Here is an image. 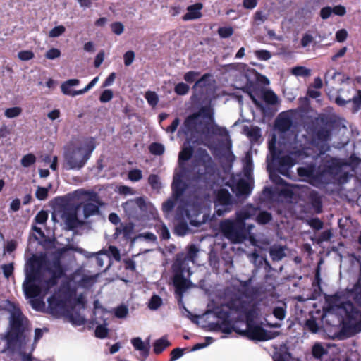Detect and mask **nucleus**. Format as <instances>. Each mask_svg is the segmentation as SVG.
<instances>
[{"label":"nucleus","instance_id":"obj_1","mask_svg":"<svg viewBox=\"0 0 361 361\" xmlns=\"http://www.w3.org/2000/svg\"><path fill=\"white\" fill-rule=\"evenodd\" d=\"M27 319L18 307H14L10 317L9 331L5 335L6 349L14 351L17 343L20 345L25 338L24 332L26 329Z\"/></svg>","mask_w":361,"mask_h":361},{"label":"nucleus","instance_id":"obj_2","mask_svg":"<svg viewBox=\"0 0 361 361\" xmlns=\"http://www.w3.org/2000/svg\"><path fill=\"white\" fill-rule=\"evenodd\" d=\"M95 145L92 142L84 146L73 147L65 149L63 153V169L69 170H80L85 166L91 157Z\"/></svg>","mask_w":361,"mask_h":361},{"label":"nucleus","instance_id":"obj_3","mask_svg":"<svg viewBox=\"0 0 361 361\" xmlns=\"http://www.w3.org/2000/svg\"><path fill=\"white\" fill-rule=\"evenodd\" d=\"M344 314L341 321V333L351 337L361 332V310L353 302L348 301L341 304Z\"/></svg>","mask_w":361,"mask_h":361},{"label":"nucleus","instance_id":"obj_4","mask_svg":"<svg viewBox=\"0 0 361 361\" xmlns=\"http://www.w3.org/2000/svg\"><path fill=\"white\" fill-rule=\"evenodd\" d=\"M189 262L190 261L185 258V253L180 252L176 254L175 261L172 264L173 283L176 288V293L178 295H182L190 287V281L185 277V274L188 277L192 274Z\"/></svg>","mask_w":361,"mask_h":361},{"label":"nucleus","instance_id":"obj_5","mask_svg":"<svg viewBox=\"0 0 361 361\" xmlns=\"http://www.w3.org/2000/svg\"><path fill=\"white\" fill-rule=\"evenodd\" d=\"M219 228L224 236L234 243H240L246 235L245 222L238 215L235 219L221 221Z\"/></svg>","mask_w":361,"mask_h":361},{"label":"nucleus","instance_id":"obj_6","mask_svg":"<svg viewBox=\"0 0 361 361\" xmlns=\"http://www.w3.org/2000/svg\"><path fill=\"white\" fill-rule=\"evenodd\" d=\"M46 271L51 274L50 278L44 281H42L41 285L43 289V295L47 294L50 289L58 283V280L64 275V269L59 257H54L51 260V266L47 267Z\"/></svg>","mask_w":361,"mask_h":361},{"label":"nucleus","instance_id":"obj_7","mask_svg":"<svg viewBox=\"0 0 361 361\" xmlns=\"http://www.w3.org/2000/svg\"><path fill=\"white\" fill-rule=\"evenodd\" d=\"M51 262L43 257L33 255L29 259L25 266V277L29 280L42 278V270H46L47 267H51Z\"/></svg>","mask_w":361,"mask_h":361},{"label":"nucleus","instance_id":"obj_8","mask_svg":"<svg viewBox=\"0 0 361 361\" xmlns=\"http://www.w3.org/2000/svg\"><path fill=\"white\" fill-rule=\"evenodd\" d=\"M215 214L218 216H224L231 210L233 197L227 189L221 188L215 192L214 198Z\"/></svg>","mask_w":361,"mask_h":361},{"label":"nucleus","instance_id":"obj_9","mask_svg":"<svg viewBox=\"0 0 361 361\" xmlns=\"http://www.w3.org/2000/svg\"><path fill=\"white\" fill-rule=\"evenodd\" d=\"M240 334L245 336L250 340L265 341L275 338L279 335V333L267 331L262 326L254 324H248L246 330L240 331Z\"/></svg>","mask_w":361,"mask_h":361},{"label":"nucleus","instance_id":"obj_10","mask_svg":"<svg viewBox=\"0 0 361 361\" xmlns=\"http://www.w3.org/2000/svg\"><path fill=\"white\" fill-rule=\"evenodd\" d=\"M269 149L273 161L277 162V172L284 176L289 177L290 168L296 164L295 159L290 155L279 156L274 147L269 146Z\"/></svg>","mask_w":361,"mask_h":361},{"label":"nucleus","instance_id":"obj_11","mask_svg":"<svg viewBox=\"0 0 361 361\" xmlns=\"http://www.w3.org/2000/svg\"><path fill=\"white\" fill-rule=\"evenodd\" d=\"M298 175L302 180L308 182L312 185H317L323 183L320 170H317L314 164H309L305 166L297 169Z\"/></svg>","mask_w":361,"mask_h":361},{"label":"nucleus","instance_id":"obj_12","mask_svg":"<svg viewBox=\"0 0 361 361\" xmlns=\"http://www.w3.org/2000/svg\"><path fill=\"white\" fill-rule=\"evenodd\" d=\"M188 172V170L182 169H178V171L174 173L171 189L175 199L180 198L188 188L186 183L183 180Z\"/></svg>","mask_w":361,"mask_h":361},{"label":"nucleus","instance_id":"obj_13","mask_svg":"<svg viewBox=\"0 0 361 361\" xmlns=\"http://www.w3.org/2000/svg\"><path fill=\"white\" fill-rule=\"evenodd\" d=\"M42 279L36 278L33 280H29L28 277H25V280L23 284V291L26 298H35L43 294V289L41 285Z\"/></svg>","mask_w":361,"mask_h":361},{"label":"nucleus","instance_id":"obj_14","mask_svg":"<svg viewBox=\"0 0 361 361\" xmlns=\"http://www.w3.org/2000/svg\"><path fill=\"white\" fill-rule=\"evenodd\" d=\"M90 200L95 203L88 201L83 202L82 211L85 219H88L92 216L99 214V207L103 204L96 192H92Z\"/></svg>","mask_w":361,"mask_h":361},{"label":"nucleus","instance_id":"obj_15","mask_svg":"<svg viewBox=\"0 0 361 361\" xmlns=\"http://www.w3.org/2000/svg\"><path fill=\"white\" fill-rule=\"evenodd\" d=\"M342 166V163L336 158H331L329 160H326L323 164L322 169L320 170L322 180L326 174L338 175L341 171Z\"/></svg>","mask_w":361,"mask_h":361},{"label":"nucleus","instance_id":"obj_16","mask_svg":"<svg viewBox=\"0 0 361 361\" xmlns=\"http://www.w3.org/2000/svg\"><path fill=\"white\" fill-rule=\"evenodd\" d=\"M47 302L49 312L56 317L61 316L63 310L65 308V302L55 295L50 296Z\"/></svg>","mask_w":361,"mask_h":361},{"label":"nucleus","instance_id":"obj_17","mask_svg":"<svg viewBox=\"0 0 361 361\" xmlns=\"http://www.w3.org/2000/svg\"><path fill=\"white\" fill-rule=\"evenodd\" d=\"M62 219L64 221L67 230L73 231L79 226L83 225L84 222L79 220L77 213L74 210L64 211L62 214Z\"/></svg>","mask_w":361,"mask_h":361},{"label":"nucleus","instance_id":"obj_18","mask_svg":"<svg viewBox=\"0 0 361 361\" xmlns=\"http://www.w3.org/2000/svg\"><path fill=\"white\" fill-rule=\"evenodd\" d=\"M199 117L200 114L193 113L185 119L183 125V131L186 135L189 133L192 134L196 131L197 127L199 124Z\"/></svg>","mask_w":361,"mask_h":361},{"label":"nucleus","instance_id":"obj_19","mask_svg":"<svg viewBox=\"0 0 361 361\" xmlns=\"http://www.w3.org/2000/svg\"><path fill=\"white\" fill-rule=\"evenodd\" d=\"M202 8L203 4L200 2L188 6V12L182 17L183 20L188 21L200 18L202 16L200 11Z\"/></svg>","mask_w":361,"mask_h":361},{"label":"nucleus","instance_id":"obj_20","mask_svg":"<svg viewBox=\"0 0 361 361\" xmlns=\"http://www.w3.org/2000/svg\"><path fill=\"white\" fill-rule=\"evenodd\" d=\"M135 225L133 222H128L126 224L121 223L118 227L116 228L115 235H123L125 240H131V242L135 241V238H133V234L134 233Z\"/></svg>","mask_w":361,"mask_h":361},{"label":"nucleus","instance_id":"obj_21","mask_svg":"<svg viewBox=\"0 0 361 361\" xmlns=\"http://www.w3.org/2000/svg\"><path fill=\"white\" fill-rule=\"evenodd\" d=\"M307 200L315 213L322 212V199L317 191L311 190L307 195Z\"/></svg>","mask_w":361,"mask_h":361},{"label":"nucleus","instance_id":"obj_22","mask_svg":"<svg viewBox=\"0 0 361 361\" xmlns=\"http://www.w3.org/2000/svg\"><path fill=\"white\" fill-rule=\"evenodd\" d=\"M260 207L252 204H247L242 210L237 213V215L244 221L248 219L256 217L258 214Z\"/></svg>","mask_w":361,"mask_h":361},{"label":"nucleus","instance_id":"obj_23","mask_svg":"<svg viewBox=\"0 0 361 361\" xmlns=\"http://www.w3.org/2000/svg\"><path fill=\"white\" fill-rule=\"evenodd\" d=\"M193 148L191 146L186 147L182 149L178 154V165L179 169H184L188 170L185 166V161H187L191 159L193 154Z\"/></svg>","mask_w":361,"mask_h":361},{"label":"nucleus","instance_id":"obj_24","mask_svg":"<svg viewBox=\"0 0 361 361\" xmlns=\"http://www.w3.org/2000/svg\"><path fill=\"white\" fill-rule=\"evenodd\" d=\"M245 302L240 298H232L228 300L226 304V307L230 310L235 311L237 312H245Z\"/></svg>","mask_w":361,"mask_h":361},{"label":"nucleus","instance_id":"obj_25","mask_svg":"<svg viewBox=\"0 0 361 361\" xmlns=\"http://www.w3.org/2000/svg\"><path fill=\"white\" fill-rule=\"evenodd\" d=\"M131 343L134 348L139 350L144 357L149 355V344L145 343L140 337L133 338L131 340Z\"/></svg>","mask_w":361,"mask_h":361},{"label":"nucleus","instance_id":"obj_26","mask_svg":"<svg viewBox=\"0 0 361 361\" xmlns=\"http://www.w3.org/2000/svg\"><path fill=\"white\" fill-rule=\"evenodd\" d=\"M285 246L274 245L269 248V255L274 262L281 260L285 256Z\"/></svg>","mask_w":361,"mask_h":361},{"label":"nucleus","instance_id":"obj_27","mask_svg":"<svg viewBox=\"0 0 361 361\" xmlns=\"http://www.w3.org/2000/svg\"><path fill=\"white\" fill-rule=\"evenodd\" d=\"M293 121L289 116L279 117L276 120V126L279 131L286 133L292 127Z\"/></svg>","mask_w":361,"mask_h":361},{"label":"nucleus","instance_id":"obj_28","mask_svg":"<svg viewBox=\"0 0 361 361\" xmlns=\"http://www.w3.org/2000/svg\"><path fill=\"white\" fill-rule=\"evenodd\" d=\"M252 189L250 184L243 179L240 180L235 186V192L238 196H248L251 193Z\"/></svg>","mask_w":361,"mask_h":361},{"label":"nucleus","instance_id":"obj_29","mask_svg":"<svg viewBox=\"0 0 361 361\" xmlns=\"http://www.w3.org/2000/svg\"><path fill=\"white\" fill-rule=\"evenodd\" d=\"M171 343L167 340L166 336H163L156 340L153 344V351L156 355L161 354L166 348L171 346Z\"/></svg>","mask_w":361,"mask_h":361},{"label":"nucleus","instance_id":"obj_30","mask_svg":"<svg viewBox=\"0 0 361 361\" xmlns=\"http://www.w3.org/2000/svg\"><path fill=\"white\" fill-rule=\"evenodd\" d=\"M80 84V80L78 79H69L65 82H63L61 85V90L63 94L65 95H71L73 97L76 96L77 94H73L74 91H71L70 90L71 87L76 86Z\"/></svg>","mask_w":361,"mask_h":361},{"label":"nucleus","instance_id":"obj_31","mask_svg":"<svg viewBox=\"0 0 361 361\" xmlns=\"http://www.w3.org/2000/svg\"><path fill=\"white\" fill-rule=\"evenodd\" d=\"M207 132L214 135H217L222 137H228L229 133L225 127L219 126L216 123H213L207 128Z\"/></svg>","mask_w":361,"mask_h":361},{"label":"nucleus","instance_id":"obj_32","mask_svg":"<svg viewBox=\"0 0 361 361\" xmlns=\"http://www.w3.org/2000/svg\"><path fill=\"white\" fill-rule=\"evenodd\" d=\"M330 137L331 130L324 127H322L318 129L314 134V139L317 140L322 143H324L329 141Z\"/></svg>","mask_w":361,"mask_h":361},{"label":"nucleus","instance_id":"obj_33","mask_svg":"<svg viewBox=\"0 0 361 361\" xmlns=\"http://www.w3.org/2000/svg\"><path fill=\"white\" fill-rule=\"evenodd\" d=\"M273 219L272 214L267 211L259 210L258 214L255 218V221L259 225H265L269 224Z\"/></svg>","mask_w":361,"mask_h":361},{"label":"nucleus","instance_id":"obj_34","mask_svg":"<svg viewBox=\"0 0 361 361\" xmlns=\"http://www.w3.org/2000/svg\"><path fill=\"white\" fill-rule=\"evenodd\" d=\"M155 228L161 240H167L170 238V232L165 224L161 222L155 226Z\"/></svg>","mask_w":361,"mask_h":361},{"label":"nucleus","instance_id":"obj_35","mask_svg":"<svg viewBox=\"0 0 361 361\" xmlns=\"http://www.w3.org/2000/svg\"><path fill=\"white\" fill-rule=\"evenodd\" d=\"M224 304L217 306L214 309L215 316L221 321L228 320L231 316L230 312L224 309Z\"/></svg>","mask_w":361,"mask_h":361},{"label":"nucleus","instance_id":"obj_36","mask_svg":"<svg viewBox=\"0 0 361 361\" xmlns=\"http://www.w3.org/2000/svg\"><path fill=\"white\" fill-rule=\"evenodd\" d=\"M326 353L327 350L325 349L321 343H317L313 345L312 354L314 358L321 359Z\"/></svg>","mask_w":361,"mask_h":361},{"label":"nucleus","instance_id":"obj_37","mask_svg":"<svg viewBox=\"0 0 361 361\" xmlns=\"http://www.w3.org/2000/svg\"><path fill=\"white\" fill-rule=\"evenodd\" d=\"M243 312L245 313V315L246 326H248V324H254V320L257 316V311L255 307L253 306L249 310H247L245 307V312Z\"/></svg>","mask_w":361,"mask_h":361},{"label":"nucleus","instance_id":"obj_38","mask_svg":"<svg viewBox=\"0 0 361 361\" xmlns=\"http://www.w3.org/2000/svg\"><path fill=\"white\" fill-rule=\"evenodd\" d=\"M263 100L268 104L274 105L278 102L276 94L271 90H266L262 94Z\"/></svg>","mask_w":361,"mask_h":361},{"label":"nucleus","instance_id":"obj_39","mask_svg":"<svg viewBox=\"0 0 361 361\" xmlns=\"http://www.w3.org/2000/svg\"><path fill=\"white\" fill-rule=\"evenodd\" d=\"M267 170L269 172V177L271 181L277 185H284L286 181L279 175L277 171H271L270 164L267 166Z\"/></svg>","mask_w":361,"mask_h":361},{"label":"nucleus","instance_id":"obj_40","mask_svg":"<svg viewBox=\"0 0 361 361\" xmlns=\"http://www.w3.org/2000/svg\"><path fill=\"white\" fill-rule=\"evenodd\" d=\"M199 252L198 248L194 244H191L187 247V253H185V257L187 259L194 262Z\"/></svg>","mask_w":361,"mask_h":361},{"label":"nucleus","instance_id":"obj_41","mask_svg":"<svg viewBox=\"0 0 361 361\" xmlns=\"http://www.w3.org/2000/svg\"><path fill=\"white\" fill-rule=\"evenodd\" d=\"M252 142H257L261 137V130L258 126H252L247 133Z\"/></svg>","mask_w":361,"mask_h":361},{"label":"nucleus","instance_id":"obj_42","mask_svg":"<svg viewBox=\"0 0 361 361\" xmlns=\"http://www.w3.org/2000/svg\"><path fill=\"white\" fill-rule=\"evenodd\" d=\"M221 332L226 334H230L233 331H235V332H238L239 334L240 332V331L237 330L234 328L230 319L221 321Z\"/></svg>","mask_w":361,"mask_h":361},{"label":"nucleus","instance_id":"obj_43","mask_svg":"<svg viewBox=\"0 0 361 361\" xmlns=\"http://www.w3.org/2000/svg\"><path fill=\"white\" fill-rule=\"evenodd\" d=\"M189 231L188 225L185 221L177 224L174 228V233L179 236H184Z\"/></svg>","mask_w":361,"mask_h":361},{"label":"nucleus","instance_id":"obj_44","mask_svg":"<svg viewBox=\"0 0 361 361\" xmlns=\"http://www.w3.org/2000/svg\"><path fill=\"white\" fill-rule=\"evenodd\" d=\"M51 187V184H49L47 188L38 186L35 192L36 198L39 200H46L48 197L49 190Z\"/></svg>","mask_w":361,"mask_h":361},{"label":"nucleus","instance_id":"obj_45","mask_svg":"<svg viewBox=\"0 0 361 361\" xmlns=\"http://www.w3.org/2000/svg\"><path fill=\"white\" fill-rule=\"evenodd\" d=\"M349 292L353 296V298L355 300H358L361 298V279L360 278L358 281L354 284L353 288L349 290Z\"/></svg>","mask_w":361,"mask_h":361},{"label":"nucleus","instance_id":"obj_46","mask_svg":"<svg viewBox=\"0 0 361 361\" xmlns=\"http://www.w3.org/2000/svg\"><path fill=\"white\" fill-rule=\"evenodd\" d=\"M353 103V111L357 112L361 109V90H357V94L349 99Z\"/></svg>","mask_w":361,"mask_h":361},{"label":"nucleus","instance_id":"obj_47","mask_svg":"<svg viewBox=\"0 0 361 361\" xmlns=\"http://www.w3.org/2000/svg\"><path fill=\"white\" fill-rule=\"evenodd\" d=\"M149 149L152 154L159 156L164 154V146L159 142H153L149 145Z\"/></svg>","mask_w":361,"mask_h":361},{"label":"nucleus","instance_id":"obj_48","mask_svg":"<svg viewBox=\"0 0 361 361\" xmlns=\"http://www.w3.org/2000/svg\"><path fill=\"white\" fill-rule=\"evenodd\" d=\"M145 97L148 104L152 107L157 106L159 102V97L155 92L147 91L145 93Z\"/></svg>","mask_w":361,"mask_h":361},{"label":"nucleus","instance_id":"obj_49","mask_svg":"<svg viewBox=\"0 0 361 361\" xmlns=\"http://www.w3.org/2000/svg\"><path fill=\"white\" fill-rule=\"evenodd\" d=\"M94 334L97 338L103 339L108 336L109 329L105 324H99L96 327Z\"/></svg>","mask_w":361,"mask_h":361},{"label":"nucleus","instance_id":"obj_50","mask_svg":"<svg viewBox=\"0 0 361 361\" xmlns=\"http://www.w3.org/2000/svg\"><path fill=\"white\" fill-rule=\"evenodd\" d=\"M36 161V157L32 154H27L23 157L21 159L20 163L21 165L24 167H30L31 165L35 164Z\"/></svg>","mask_w":361,"mask_h":361},{"label":"nucleus","instance_id":"obj_51","mask_svg":"<svg viewBox=\"0 0 361 361\" xmlns=\"http://www.w3.org/2000/svg\"><path fill=\"white\" fill-rule=\"evenodd\" d=\"M292 73L296 76L307 77L310 75V70L305 66H296L292 68Z\"/></svg>","mask_w":361,"mask_h":361},{"label":"nucleus","instance_id":"obj_52","mask_svg":"<svg viewBox=\"0 0 361 361\" xmlns=\"http://www.w3.org/2000/svg\"><path fill=\"white\" fill-rule=\"evenodd\" d=\"M341 295L338 293H335L331 295H328L326 298V302L329 305L330 307L338 306V304L341 302Z\"/></svg>","mask_w":361,"mask_h":361},{"label":"nucleus","instance_id":"obj_53","mask_svg":"<svg viewBox=\"0 0 361 361\" xmlns=\"http://www.w3.org/2000/svg\"><path fill=\"white\" fill-rule=\"evenodd\" d=\"M189 90V85L184 82H179L177 85H176L174 87V92L178 95H185L186 94L188 93Z\"/></svg>","mask_w":361,"mask_h":361},{"label":"nucleus","instance_id":"obj_54","mask_svg":"<svg viewBox=\"0 0 361 361\" xmlns=\"http://www.w3.org/2000/svg\"><path fill=\"white\" fill-rule=\"evenodd\" d=\"M22 113V109L18 106L8 108L5 110L4 115L9 118L18 116Z\"/></svg>","mask_w":361,"mask_h":361},{"label":"nucleus","instance_id":"obj_55","mask_svg":"<svg viewBox=\"0 0 361 361\" xmlns=\"http://www.w3.org/2000/svg\"><path fill=\"white\" fill-rule=\"evenodd\" d=\"M161 298L157 295H154L149 300V307L151 310H157L161 305Z\"/></svg>","mask_w":361,"mask_h":361},{"label":"nucleus","instance_id":"obj_56","mask_svg":"<svg viewBox=\"0 0 361 361\" xmlns=\"http://www.w3.org/2000/svg\"><path fill=\"white\" fill-rule=\"evenodd\" d=\"M176 205V201L173 199H168L162 204V211L164 213L169 214L172 212Z\"/></svg>","mask_w":361,"mask_h":361},{"label":"nucleus","instance_id":"obj_57","mask_svg":"<svg viewBox=\"0 0 361 361\" xmlns=\"http://www.w3.org/2000/svg\"><path fill=\"white\" fill-rule=\"evenodd\" d=\"M218 34L221 38H228L233 34V29L232 27H220L218 29Z\"/></svg>","mask_w":361,"mask_h":361},{"label":"nucleus","instance_id":"obj_58","mask_svg":"<svg viewBox=\"0 0 361 361\" xmlns=\"http://www.w3.org/2000/svg\"><path fill=\"white\" fill-rule=\"evenodd\" d=\"M210 77V75L209 73L204 74L199 80H197L192 88L194 90H197L198 88H202L206 86V82L208 80L209 78Z\"/></svg>","mask_w":361,"mask_h":361},{"label":"nucleus","instance_id":"obj_59","mask_svg":"<svg viewBox=\"0 0 361 361\" xmlns=\"http://www.w3.org/2000/svg\"><path fill=\"white\" fill-rule=\"evenodd\" d=\"M48 219V213L45 210L39 211L35 217V221L37 224H45Z\"/></svg>","mask_w":361,"mask_h":361},{"label":"nucleus","instance_id":"obj_60","mask_svg":"<svg viewBox=\"0 0 361 361\" xmlns=\"http://www.w3.org/2000/svg\"><path fill=\"white\" fill-rule=\"evenodd\" d=\"M66 31V28L63 25H59L54 27L49 32L50 37H57L63 35Z\"/></svg>","mask_w":361,"mask_h":361},{"label":"nucleus","instance_id":"obj_61","mask_svg":"<svg viewBox=\"0 0 361 361\" xmlns=\"http://www.w3.org/2000/svg\"><path fill=\"white\" fill-rule=\"evenodd\" d=\"M18 57L21 61H29L35 57V54L32 51L23 50L18 52Z\"/></svg>","mask_w":361,"mask_h":361},{"label":"nucleus","instance_id":"obj_62","mask_svg":"<svg viewBox=\"0 0 361 361\" xmlns=\"http://www.w3.org/2000/svg\"><path fill=\"white\" fill-rule=\"evenodd\" d=\"M113 97L114 93L111 90H105L100 94L99 101L102 103H106L111 101Z\"/></svg>","mask_w":361,"mask_h":361},{"label":"nucleus","instance_id":"obj_63","mask_svg":"<svg viewBox=\"0 0 361 361\" xmlns=\"http://www.w3.org/2000/svg\"><path fill=\"white\" fill-rule=\"evenodd\" d=\"M257 58L262 61H267L271 57L270 51L265 49L257 50L255 51Z\"/></svg>","mask_w":361,"mask_h":361},{"label":"nucleus","instance_id":"obj_64","mask_svg":"<svg viewBox=\"0 0 361 361\" xmlns=\"http://www.w3.org/2000/svg\"><path fill=\"white\" fill-rule=\"evenodd\" d=\"M308 224L314 230H320L324 226L322 221L317 217L308 220Z\"/></svg>","mask_w":361,"mask_h":361}]
</instances>
